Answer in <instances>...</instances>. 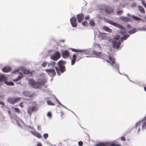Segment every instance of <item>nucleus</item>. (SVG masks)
<instances>
[{
    "label": "nucleus",
    "mask_w": 146,
    "mask_h": 146,
    "mask_svg": "<svg viewBox=\"0 0 146 146\" xmlns=\"http://www.w3.org/2000/svg\"><path fill=\"white\" fill-rule=\"evenodd\" d=\"M70 49H71L72 51L73 52H80V53H83L84 54H87L88 53H87V52L86 50H78L77 49L72 48H70ZM84 54L82 53H77L76 54H74L71 58V64L72 65H73L76 62V60L77 58V57L78 59L77 61H79L82 58H83V57H81L82 55L83 54Z\"/></svg>",
    "instance_id": "nucleus-1"
},
{
    "label": "nucleus",
    "mask_w": 146,
    "mask_h": 146,
    "mask_svg": "<svg viewBox=\"0 0 146 146\" xmlns=\"http://www.w3.org/2000/svg\"><path fill=\"white\" fill-rule=\"evenodd\" d=\"M65 64V62L62 60L58 62V64L59 67H56L55 68L58 75H60L61 73H63L66 70L65 67L64 66Z\"/></svg>",
    "instance_id": "nucleus-2"
},
{
    "label": "nucleus",
    "mask_w": 146,
    "mask_h": 146,
    "mask_svg": "<svg viewBox=\"0 0 146 146\" xmlns=\"http://www.w3.org/2000/svg\"><path fill=\"white\" fill-rule=\"evenodd\" d=\"M21 99L20 97L9 98L7 99V101L11 104H13L19 102Z\"/></svg>",
    "instance_id": "nucleus-3"
},
{
    "label": "nucleus",
    "mask_w": 146,
    "mask_h": 146,
    "mask_svg": "<svg viewBox=\"0 0 146 146\" xmlns=\"http://www.w3.org/2000/svg\"><path fill=\"white\" fill-rule=\"evenodd\" d=\"M108 57L109 60H106V61L108 62L112 66L115 67L117 69L118 68V65L115 64V59L110 56H109Z\"/></svg>",
    "instance_id": "nucleus-4"
},
{
    "label": "nucleus",
    "mask_w": 146,
    "mask_h": 146,
    "mask_svg": "<svg viewBox=\"0 0 146 146\" xmlns=\"http://www.w3.org/2000/svg\"><path fill=\"white\" fill-rule=\"evenodd\" d=\"M60 53L57 51L54 54L50 56L51 59L54 61H57L60 57Z\"/></svg>",
    "instance_id": "nucleus-5"
},
{
    "label": "nucleus",
    "mask_w": 146,
    "mask_h": 146,
    "mask_svg": "<svg viewBox=\"0 0 146 146\" xmlns=\"http://www.w3.org/2000/svg\"><path fill=\"white\" fill-rule=\"evenodd\" d=\"M108 22L111 25L122 29H124V27L121 25H120L111 20H109Z\"/></svg>",
    "instance_id": "nucleus-6"
},
{
    "label": "nucleus",
    "mask_w": 146,
    "mask_h": 146,
    "mask_svg": "<svg viewBox=\"0 0 146 146\" xmlns=\"http://www.w3.org/2000/svg\"><path fill=\"white\" fill-rule=\"evenodd\" d=\"M45 71L50 76H54L56 74V72L54 69H46V70Z\"/></svg>",
    "instance_id": "nucleus-7"
},
{
    "label": "nucleus",
    "mask_w": 146,
    "mask_h": 146,
    "mask_svg": "<svg viewBox=\"0 0 146 146\" xmlns=\"http://www.w3.org/2000/svg\"><path fill=\"white\" fill-rule=\"evenodd\" d=\"M61 54L62 57L64 59L67 58L70 55V52L67 50L62 51Z\"/></svg>",
    "instance_id": "nucleus-8"
},
{
    "label": "nucleus",
    "mask_w": 146,
    "mask_h": 146,
    "mask_svg": "<svg viewBox=\"0 0 146 146\" xmlns=\"http://www.w3.org/2000/svg\"><path fill=\"white\" fill-rule=\"evenodd\" d=\"M112 43L113 46V48L119 49V48L121 43L120 41H117L116 40H114L112 41Z\"/></svg>",
    "instance_id": "nucleus-9"
},
{
    "label": "nucleus",
    "mask_w": 146,
    "mask_h": 146,
    "mask_svg": "<svg viewBox=\"0 0 146 146\" xmlns=\"http://www.w3.org/2000/svg\"><path fill=\"white\" fill-rule=\"evenodd\" d=\"M70 21L72 26L73 27H76L77 26L76 19L75 17H72L70 19Z\"/></svg>",
    "instance_id": "nucleus-10"
},
{
    "label": "nucleus",
    "mask_w": 146,
    "mask_h": 146,
    "mask_svg": "<svg viewBox=\"0 0 146 146\" xmlns=\"http://www.w3.org/2000/svg\"><path fill=\"white\" fill-rule=\"evenodd\" d=\"M23 94L25 96L29 97H33L35 96L34 94H31L28 91H24Z\"/></svg>",
    "instance_id": "nucleus-11"
},
{
    "label": "nucleus",
    "mask_w": 146,
    "mask_h": 146,
    "mask_svg": "<svg viewBox=\"0 0 146 146\" xmlns=\"http://www.w3.org/2000/svg\"><path fill=\"white\" fill-rule=\"evenodd\" d=\"M77 18L79 23H80L84 19V15L82 13H80L77 15Z\"/></svg>",
    "instance_id": "nucleus-12"
},
{
    "label": "nucleus",
    "mask_w": 146,
    "mask_h": 146,
    "mask_svg": "<svg viewBox=\"0 0 146 146\" xmlns=\"http://www.w3.org/2000/svg\"><path fill=\"white\" fill-rule=\"evenodd\" d=\"M31 132L33 135L39 139L40 138L42 137V136L39 133L35 131H31Z\"/></svg>",
    "instance_id": "nucleus-13"
},
{
    "label": "nucleus",
    "mask_w": 146,
    "mask_h": 146,
    "mask_svg": "<svg viewBox=\"0 0 146 146\" xmlns=\"http://www.w3.org/2000/svg\"><path fill=\"white\" fill-rule=\"evenodd\" d=\"M2 70L3 72H8L11 70V68L9 66H5L2 68Z\"/></svg>",
    "instance_id": "nucleus-14"
},
{
    "label": "nucleus",
    "mask_w": 146,
    "mask_h": 146,
    "mask_svg": "<svg viewBox=\"0 0 146 146\" xmlns=\"http://www.w3.org/2000/svg\"><path fill=\"white\" fill-rule=\"evenodd\" d=\"M36 109L35 106H32L29 108L27 110V112L29 115H31L32 112L35 111Z\"/></svg>",
    "instance_id": "nucleus-15"
},
{
    "label": "nucleus",
    "mask_w": 146,
    "mask_h": 146,
    "mask_svg": "<svg viewBox=\"0 0 146 146\" xmlns=\"http://www.w3.org/2000/svg\"><path fill=\"white\" fill-rule=\"evenodd\" d=\"M105 11L107 13L110 14L113 12V9L112 8L108 7L105 10Z\"/></svg>",
    "instance_id": "nucleus-16"
},
{
    "label": "nucleus",
    "mask_w": 146,
    "mask_h": 146,
    "mask_svg": "<svg viewBox=\"0 0 146 146\" xmlns=\"http://www.w3.org/2000/svg\"><path fill=\"white\" fill-rule=\"evenodd\" d=\"M7 80V78L5 76L3 75H0V83L3 81H5ZM0 85H1L0 84Z\"/></svg>",
    "instance_id": "nucleus-17"
},
{
    "label": "nucleus",
    "mask_w": 146,
    "mask_h": 146,
    "mask_svg": "<svg viewBox=\"0 0 146 146\" xmlns=\"http://www.w3.org/2000/svg\"><path fill=\"white\" fill-rule=\"evenodd\" d=\"M38 82H39L40 85L42 84H44L46 83V80L44 79H39L38 80Z\"/></svg>",
    "instance_id": "nucleus-18"
},
{
    "label": "nucleus",
    "mask_w": 146,
    "mask_h": 146,
    "mask_svg": "<svg viewBox=\"0 0 146 146\" xmlns=\"http://www.w3.org/2000/svg\"><path fill=\"white\" fill-rule=\"evenodd\" d=\"M103 29L105 30L106 31L110 32L111 33L112 32V30L111 29L109 28V27H106L104 26L102 28Z\"/></svg>",
    "instance_id": "nucleus-19"
},
{
    "label": "nucleus",
    "mask_w": 146,
    "mask_h": 146,
    "mask_svg": "<svg viewBox=\"0 0 146 146\" xmlns=\"http://www.w3.org/2000/svg\"><path fill=\"white\" fill-rule=\"evenodd\" d=\"M35 82V81L34 80L32 79H30L29 81V84L30 85H31L32 87L33 88Z\"/></svg>",
    "instance_id": "nucleus-20"
},
{
    "label": "nucleus",
    "mask_w": 146,
    "mask_h": 146,
    "mask_svg": "<svg viewBox=\"0 0 146 146\" xmlns=\"http://www.w3.org/2000/svg\"><path fill=\"white\" fill-rule=\"evenodd\" d=\"M93 54L95 55L98 56L100 57L102 55V54L101 52H98L95 51H94L92 52Z\"/></svg>",
    "instance_id": "nucleus-21"
},
{
    "label": "nucleus",
    "mask_w": 146,
    "mask_h": 146,
    "mask_svg": "<svg viewBox=\"0 0 146 146\" xmlns=\"http://www.w3.org/2000/svg\"><path fill=\"white\" fill-rule=\"evenodd\" d=\"M56 64V62L53 61H50L48 63V66H53L54 65Z\"/></svg>",
    "instance_id": "nucleus-22"
},
{
    "label": "nucleus",
    "mask_w": 146,
    "mask_h": 146,
    "mask_svg": "<svg viewBox=\"0 0 146 146\" xmlns=\"http://www.w3.org/2000/svg\"><path fill=\"white\" fill-rule=\"evenodd\" d=\"M109 143H102L97 145L96 146H109Z\"/></svg>",
    "instance_id": "nucleus-23"
},
{
    "label": "nucleus",
    "mask_w": 146,
    "mask_h": 146,
    "mask_svg": "<svg viewBox=\"0 0 146 146\" xmlns=\"http://www.w3.org/2000/svg\"><path fill=\"white\" fill-rule=\"evenodd\" d=\"M121 20L125 22H128L130 21V19L127 17H122L121 18Z\"/></svg>",
    "instance_id": "nucleus-24"
},
{
    "label": "nucleus",
    "mask_w": 146,
    "mask_h": 146,
    "mask_svg": "<svg viewBox=\"0 0 146 146\" xmlns=\"http://www.w3.org/2000/svg\"><path fill=\"white\" fill-rule=\"evenodd\" d=\"M40 85L38 82H35L33 88H37L40 87Z\"/></svg>",
    "instance_id": "nucleus-25"
},
{
    "label": "nucleus",
    "mask_w": 146,
    "mask_h": 146,
    "mask_svg": "<svg viewBox=\"0 0 146 146\" xmlns=\"http://www.w3.org/2000/svg\"><path fill=\"white\" fill-rule=\"evenodd\" d=\"M137 32V30L136 28H134L132 30L128 31V32L130 34H132L136 33Z\"/></svg>",
    "instance_id": "nucleus-26"
},
{
    "label": "nucleus",
    "mask_w": 146,
    "mask_h": 146,
    "mask_svg": "<svg viewBox=\"0 0 146 146\" xmlns=\"http://www.w3.org/2000/svg\"><path fill=\"white\" fill-rule=\"evenodd\" d=\"M139 9V11L142 13H145V11L144 9H143V8L140 6H139L138 7Z\"/></svg>",
    "instance_id": "nucleus-27"
},
{
    "label": "nucleus",
    "mask_w": 146,
    "mask_h": 146,
    "mask_svg": "<svg viewBox=\"0 0 146 146\" xmlns=\"http://www.w3.org/2000/svg\"><path fill=\"white\" fill-rule=\"evenodd\" d=\"M5 83L8 85L13 86L14 84L13 82H8L7 81V80L5 81Z\"/></svg>",
    "instance_id": "nucleus-28"
},
{
    "label": "nucleus",
    "mask_w": 146,
    "mask_h": 146,
    "mask_svg": "<svg viewBox=\"0 0 146 146\" xmlns=\"http://www.w3.org/2000/svg\"><path fill=\"white\" fill-rule=\"evenodd\" d=\"M129 36V35H125L121 38V40H126Z\"/></svg>",
    "instance_id": "nucleus-29"
},
{
    "label": "nucleus",
    "mask_w": 146,
    "mask_h": 146,
    "mask_svg": "<svg viewBox=\"0 0 146 146\" xmlns=\"http://www.w3.org/2000/svg\"><path fill=\"white\" fill-rule=\"evenodd\" d=\"M146 128V121L144 122L142 125V130H144Z\"/></svg>",
    "instance_id": "nucleus-30"
},
{
    "label": "nucleus",
    "mask_w": 146,
    "mask_h": 146,
    "mask_svg": "<svg viewBox=\"0 0 146 146\" xmlns=\"http://www.w3.org/2000/svg\"><path fill=\"white\" fill-rule=\"evenodd\" d=\"M109 146H120L119 145L115 144L113 143H109Z\"/></svg>",
    "instance_id": "nucleus-31"
},
{
    "label": "nucleus",
    "mask_w": 146,
    "mask_h": 146,
    "mask_svg": "<svg viewBox=\"0 0 146 146\" xmlns=\"http://www.w3.org/2000/svg\"><path fill=\"white\" fill-rule=\"evenodd\" d=\"M47 103L48 105L51 106H54L55 105V104L52 102L50 100H48L47 101Z\"/></svg>",
    "instance_id": "nucleus-32"
},
{
    "label": "nucleus",
    "mask_w": 146,
    "mask_h": 146,
    "mask_svg": "<svg viewBox=\"0 0 146 146\" xmlns=\"http://www.w3.org/2000/svg\"><path fill=\"white\" fill-rule=\"evenodd\" d=\"M48 64V62L46 61L44 62L42 64V66L43 67H45Z\"/></svg>",
    "instance_id": "nucleus-33"
},
{
    "label": "nucleus",
    "mask_w": 146,
    "mask_h": 146,
    "mask_svg": "<svg viewBox=\"0 0 146 146\" xmlns=\"http://www.w3.org/2000/svg\"><path fill=\"white\" fill-rule=\"evenodd\" d=\"M132 17L134 19L137 21H139L140 19V18L134 16H132Z\"/></svg>",
    "instance_id": "nucleus-34"
},
{
    "label": "nucleus",
    "mask_w": 146,
    "mask_h": 146,
    "mask_svg": "<svg viewBox=\"0 0 146 146\" xmlns=\"http://www.w3.org/2000/svg\"><path fill=\"white\" fill-rule=\"evenodd\" d=\"M90 25L92 26H94L95 25V23L94 21L92 20H90Z\"/></svg>",
    "instance_id": "nucleus-35"
},
{
    "label": "nucleus",
    "mask_w": 146,
    "mask_h": 146,
    "mask_svg": "<svg viewBox=\"0 0 146 146\" xmlns=\"http://www.w3.org/2000/svg\"><path fill=\"white\" fill-rule=\"evenodd\" d=\"M22 77L21 76H19L16 79L14 80L13 81H17L20 79Z\"/></svg>",
    "instance_id": "nucleus-36"
},
{
    "label": "nucleus",
    "mask_w": 146,
    "mask_h": 146,
    "mask_svg": "<svg viewBox=\"0 0 146 146\" xmlns=\"http://www.w3.org/2000/svg\"><path fill=\"white\" fill-rule=\"evenodd\" d=\"M22 72L24 74H28L29 72V71L27 70H23Z\"/></svg>",
    "instance_id": "nucleus-37"
},
{
    "label": "nucleus",
    "mask_w": 146,
    "mask_h": 146,
    "mask_svg": "<svg viewBox=\"0 0 146 146\" xmlns=\"http://www.w3.org/2000/svg\"><path fill=\"white\" fill-rule=\"evenodd\" d=\"M14 110L17 113H20V111L18 108H14Z\"/></svg>",
    "instance_id": "nucleus-38"
},
{
    "label": "nucleus",
    "mask_w": 146,
    "mask_h": 146,
    "mask_svg": "<svg viewBox=\"0 0 146 146\" xmlns=\"http://www.w3.org/2000/svg\"><path fill=\"white\" fill-rule=\"evenodd\" d=\"M122 11L120 10L117 13V15H120L122 14Z\"/></svg>",
    "instance_id": "nucleus-39"
},
{
    "label": "nucleus",
    "mask_w": 146,
    "mask_h": 146,
    "mask_svg": "<svg viewBox=\"0 0 146 146\" xmlns=\"http://www.w3.org/2000/svg\"><path fill=\"white\" fill-rule=\"evenodd\" d=\"M82 24L84 26H86L88 24V23L86 21H84L82 23Z\"/></svg>",
    "instance_id": "nucleus-40"
},
{
    "label": "nucleus",
    "mask_w": 146,
    "mask_h": 146,
    "mask_svg": "<svg viewBox=\"0 0 146 146\" xmlns=\"http://www.w3.org/2000/svg\"><path fill=\"white\" fill-rule=\"evenodd\" d=\"M44 138L45 139H47V138L48 137V135L47 133H45L44 135Z\"/></svg>",
    "instance_id": "nucleus-41"
},
{
    "label": "nucleus",
    "mask_w": 146,
    "mask_h": 146,
    "mask_svg": "<svg viewBox=\"0 0 146 146\" xmlns=\"http://www.w3.org/2000/svg\"><path fill=\"white\" fill-rule=\"evenodd\" d=\"M140 122H139L137 123L135 125L136 127L137 128L138 126L139 127L140 125Z\"/></svg>",
    "instance_id": "nucleus-42"
},
{
    "label": "nucleus",
    "mask_w": 146,
    "mask_h": 146,
    "mask_svg": "<svg viewBox=\"0 0 146 146\" xmlns=\"http://www.w3.org/2000/svg\"><path fill=\"white\" fill-rule=\"evenodd\" d=\"M119 38L120 36L119 35H117L114 38V39L115 40H118L119 39Z\"/></svg>",
    "instance_id": "nucleus-43"
},
{
    "label": "nucleus",
    "mask_w": 146,
    "mask_h": 146,
    "mask_svg": "<svg viewBox=\"0 0 146 146\" xmlns=\"http://www.w3.org/2000/svg\"><path fill=\"white\" fill-rule=\"evenodd\" d=\"M126 27L129 29L131 28V26L129 24H128L126 26Z\"/></svg>",
    "instance_id": "nucleus-44"
},
{
    "label": "nucleus",
    "mask_w": 146,
    "mask_h": 146,
    "mask_svg": "<svg viewBox=\"0 0 146 146\" xmlns=\"http://www.w3.org/2000/svg\"><path fill=\"white\" fill-rule=\"evenodd\" d=\"M0 104L2 105L3 106V107L5 105V104L4 103V102L1 101L0 100Z\"/></svg>",
    "instance_id": "nucleus-45"
},
{
    "label": "nucleus",
    "mask_w": 146,
    "mask_h": 146,
    "mask_svg": "<svg viewBox=\"0 0 146 146\" xmlns=\"http://www.w3.org/2000/svg\"><path fill=\"white\" fill-rule=\"evenodd\" d=\"M78 144L79 146H82L83 144V143L82 141H79L78 143Z\"/></svg>",
    "instance_id": "nucleus-46"
},
{
    "label": "nucleus",
    "mask_w": 146,
    "mask_h": 146,
    "mask_svg": "<svg viewBox=\"0 0 146 146\" xmlns=\"http://www.w3.org/2000/svg\"><path fill=\"white\" fill-rule=\"evenodd\" d=\"M47 115L48 116L50 117H51L52 116L51 113L50 112H48L47 114Z\"/></svg>",
    "instance_id": "nucleus-47"
},
{
    "label": "nucleus",
    "mask_w": 146,
    "mask_h": 146,
    "mask_svg": "<svg viewBox=\"0 0 146 146\" xmlns=\"http://www.w3.org/2000/svg\"><path fill=\"white\" fill-rule=\"evenodd\" d=\"M126 32H125L122 31H121L120 32V33L122 35H123L126 33Z\"/></svg>",
    "instance_id": "nucleus-48"
},
{
    "label": "nucleus",
    "mask_w": 146,
    "mask_h": 146,
    "mask_svg": "<svg viewBox=\"0 0 146 146\" xmlns=\"http://www.w3.org/2000/svg\"><path fill=\"white\" fill-rule=\"evenodd\" d=\"M23 103L22 102H21L20 103L19 105L21 108H23Z\"/></svg>",
    "instance_id": "nucleus-49"
},
{
    "label": "nucleus",
    "mask_w": 146,
    "mask_h": 146,
    "mask_svg": "<svg viewBox=\"0 0 146 146\" xmlns=\"http://www.w3.org/2000/svg\"><path fill=\"white\" fill-rule=\"evenodd\" d=\"M89 15H88V16H86L85 17V19L86 20H88L89 19Z\"/></svg>",
    "instance_id": "nucleus-50"
},
{
    "label": "nucleus",
    "mask_w": 146,
    "mask_h": 146,
    "mask_svg": "<svg viewBox=\"0 0 146 146\" xmlns=\"http://www.w3.org/2000/svg\"><path fill=\"white\" fill-rule=\"evenodd\" d=\"M121 140L122 141H125V137H121Z\"/></svg>",
    "instance_id": "nucleus-51"
},
{
    "label": "nucleus",
    "mask_w": 146,
    "mask_h": 146,
    "mask_svg": "<svg viewBox=\"0 0 146 146\" xmlns=\"http://www.w3.org/2000/svg\"><path fill=\"white\" fill-rule=\"evenodd\" d=\"M36 146H42L41 143H38L37 144Z\"/></svg>",
    "instance_id": "nucleus-52"
},
{
    "label": "nucleus",
    "mask_w": 146,
    "mask_h": 146,
    "mask_svg": "<svg viewBox=\"0 0 146 146\" xmlns=\"http://www.w3.org/2000/svg\"><path fill=\"white\" fill-rule=\"evenodd\" d=\"M141 2H142V3L143 5L145 4V3L144 1H141Z\"/></svg>",
    "instance_id": "nucleus-53"
},
{
    "label": "nucleus",
    "mask_w": 146,
    "mask_h": 146,
    "mask_svg": "<svg viewBox=\"0 0 146 146\" xmlns=\"http://www.w3.org/2000/svg\"><path fill=\"white\" fill-rule=\"evenodd\" d=\"M143 5L145 7H146V4L145 3V4H143Z\"/></svg>",
    "instance_id": "nucleus-54"
},
{
    "label": "nucleus",
    "mask_w": 146,
    "mask_h": 146,
    "mask_svg": "<svg viewBox=\"0 0 146 146\" xmlns=\"http://www.w3.org/2000/svg\"><path fill=\"white\" fill-rule=\"evenodd\" d=\"M65 41L64 40H61V41L62 42H64Z\"/></svg>",
    "instance_id": "nucleus-55"
},
{
    "label": "nucleus",
    "mask_w": 146,
    "mask_h": 146,
    "mask_svg": "<svg viewBox=\"0 0 146 146\" xmlns=\"http://www.w3.org/2000/svg\"><path fill=\"white\" fill-rule=\"evenodd\" d=\"M144 89L145 90L146 92V87H144Z\"/></svg>",
    "instance_id": "nucleus-56"
},
{
    "label": "nucleus",
    "mask_w": 146,
    "mask_h": 146,
    "mask_svg": "<svg viewBox=\"0 0 146 146\" xmlns=\"http://www.w3.org/2000/svg\"><path fill=\"white\" fill-rule=\"evenodd\" d=\"M98 46L99 48H100V47H101L100 46V45L98 44Z\"/></svg>",
    "instance_id": "nucleus-57"
},
{
    "label": "nucleus",
    "mask_w": 146,
    "mask_h": 146,
    "mask_svg": "<svg viewBox=\"0 0 146 146\" xmlns=\"http://www.w3.org/2000/svg\"><path fill=\"white\" fill-rule=\"evenodd\" d=\"M58 104H60V105H61V103H60L59 102H58Z\"/></svg>",
    "instance_id": "nucleus-58"
},
{
    "label": "nucleus",
    "mask_w": 146,
    "mask_h": 146,
    "mask_svg": "<svg viewBox=\"0 0 146 146\" xmlns=\"http://www.w3.org/2000/svg\"><path fill=\"white\" fill-rule=\"evenodd\" d=\"M56 101L57 102H59L58 100L56 99Z\"/></svg>",
    "instance_id": "nucleus-59"
},
{
    "label": "nucleus",
    "mask_w": 146,
    "mask_h": 146,
    "mask_svg": "<svg viewBox=\"0 0 146 146\" xmlns=\"http://www.w3.org/2000/svg\"><path fill=\"white\" fill-rule=\"evenodd\" d=\"M17 124H18V125H20V124L19 123H17Z\"/></svg>",
    "instance_id": "nucleus-60"
},
{
    "label": "nucleus",
    "mask_w": 146,
    "mask_h": 146,
    "mask_svg": "<svg viewBox=\"0 0 146 146\" xmlns=\"http://www.w3.org/2000/svg\"><path fill=\"white\" fill-rule=\"evenodd\" d=\"M140 130V129L139 128L138 129V131H139Z\"/></svg>",
    "instance_id": "nucleus-61"
},
{
    "label": "nucleus",
    "mask_w": 146,
    "mask_h": 146,
    "mask_svg": "<svg viewBox=\"0 0 146 146\" xmlns=\"http://www.w3.org/2000/svg\"><path fill=\"white\" fill-rule=\"evenodd\" d=\"M9 114H10L11 113V112H10V111H9Z\"/></svg>",
    "instance_id": "nucleus-62"
},
{
    "label": "nucleus",
    "mask_w": 146,
    "mask_h": 146,
    "mask_svg": "<svg viewBox=\"0 0 146 146\" xmlns=\"http://www.w3.org/2000/svg\"><path fill=\"white\" fill-rule=\"evenodd\" d=\"M145 19H146V16L145 17Z\"/></svg>",
    "instance_id": "nucleus-63"
}]
</instances>
